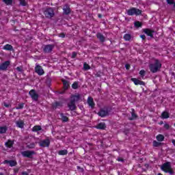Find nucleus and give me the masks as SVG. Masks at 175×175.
Returning <instances> with one entry per match:
<instances>
[{
	"mask_svg": "<svg viewBox=\"0 0 175 175\" xmlns=\"http://www.w3.org/2000/svg\"><path fill=\"white\" fill-rule=\"evenodd\" d=\"M98 18H102V14H98Z\"/></svg>",
	"mask_w": 175,
	"mask_h": 175,
	"instance_id": "54",
	"label": "nucleus"
},
{
	"mask_svg": "<svg viewBox=\"0 0 175 175\" xmlns=\"http://www.w3.org/2000/svg\"><path fill=\"white\" fill-rule=\"evenodd\" d=\"M44 14L46 18H51L52 17H54L55 13H54V9L52 8H47L44 11Z\"/></svg>",
	"mask_w": 175,
	"mask_h": 175,
	"instance_id": "4",
	"label": "nucleus"
},
{
	"mask_svg": "<svg viewBox=\"0 0 175 175\" xmlns=\"http://www.w3.org/2000/svg\"><path fill=\"white\" fill-rule=\"evenodd\" d=\"M172 144H174V146H175V139H172Z\"/></svg>",
	"mask_w": 175,
	"mask_h": 175,
	"instance_id": "55",
	"label": "nucleus"
},
{
	"mask_svg": "<svg viewBox=\"0 0 175 175\" xmlns=\"http://www.w3.org/2000/svg\"><path fill=\"white\" fill-rule=\"evenodd\" d=\"M60 117L62 122H68L69 121V118L64 115V113H60Z\"/></svg>",
	"mask_w": 175,
	"mask_h": 175,
	"instance_id": "24",
	"label": "nucleus"
},
{
	"mask_svg": "<svg viewBox=\"0 0 175 175\" xmlns=\"http://www.w3.org/2000/svg\"><path fill=\"white\" fill-rule=\"evenodd\" d=\"M68 107L71 111L76 110V103H74L73 100H70V103H68Z\"/></svg>",
	"mask_w": 175,
	"mask_h": 175,
	"instance_id": "12",
	"label": "nucleus"
},
{
	"mask_svg": "<svg viewBox=\"0 0 175 175\" xmlns=\"http://www.w3.org/2000/svg\"><path fill=\"white\" fill-rule=\"evenodd\" d=\"M134 25L136 28H140L142 27L143 23H142V22L139 21H135Z\"/></svg>",
	"mask_w": 175,
	"mask_h": 175,
	"instance_id": "30",
	"label": "nucleus"
},
{
	"mask_svg": "<svg viewBox=\"0 0 175 175\" xmlns=\"http://www.w3.org/2000/svg\"><path fill=\"white\" fill-rule=\"evenodd\" d=\"M14 144V141H12L11 139H8L7 142L5 143V146L7 147V148H12Z\"/></svg>",
	"mask_w": 175,
	"mask_h": 175,
	"instance_id": "17",
	"label": "nucleus"
},
{
	"mask_svg": "<svg viewBox=\"0 0 175 175\" xmlns=\"http://www.w3.org/2000/svg\"><path fill=\"white\" fill-rule=\"evenodd\" d=\"M27 148H29V149L35 148V143H31L27 145Z\"/></svg>",
	"mask_w": 175,
	"mask_h": 175,
	"instance_id": "41",
	"label": "nucleus"
},
{
	"mask_svg": "<svg viewBox=\"0 0 175 175\" xmlns=\"http://www.w3.org/2000/svg\"><path fill=\"white\" fill-rule=\"evenodd\" d=\"M0 175H3V173H0Z\"/></svg>",
	"mask_w": 175,
	"mask_h": 175,
	"instance_id": "57",
	"label": "nucleus"
},
{
	"mask_svg": "<svg viewBox=\"0 0 175 175\" xmlns=\"http://www.w3.org/2000/svg\"><path fill=\"white\" fill-rule=\"evenodd\" d=\"M164 128H165V129L168 130V129H170V126L168 124H164Z\"/></svg>",
	"mask_w": 175,
	"mask_h": 175,
	"instance_id": "45",
	"label": "nucleus"
},
{
	"mask_svg": "<svg viewBox=\"0 0 175 175\" xmlns=\"http://www.w3.org/2000/svg\"><path fill=\"white\" fill-rule=\"evenodd\" d=\"M31 98L35 101V102H38V99H39V94L38 93H36V90H31L29 91V92Z\"/></svg>",
	"mask_w": 175,
	"mask_h": 175,
	"instance_id": "7",
	"label": "nucleus"
},
{
	"mask_svg": "<svg viewBox=\"0 0 175 175\" xmlns=\"http://www.w3.org/2000/svg\"><path fill=\"white\" fill-rule=\"evenodd\" d=\"M142 10L135 8H132L127 10V14L129 16H140V14H142Z\"/></svg>",
	"mask_w": 175,
	"mask_h": 175,
	"instance_id": "3",
	"label": "nucleus"
},
{
	"mask_svg": "<svg viewBox=\"0 0 175 175\" xmlns=\"http://www.w3.org/2000/svg\"><path fill=\"white\" fill-rule=\"evenodd\" d=\"M161 124H163V122H161Z\"/></svg>",
	"mask_w": 175,
	"mask_h": 175,
	"instance_id": "58",
	"label": "nucleus"
},
{
	"mask_svg": "<svg viewBox=\"0 0 175 175\" xmlns=\"http://www.w3.org/2000/svg\"><path fill=\"white\" fill-rule=\"evenodd\" d=\"M98 116L100 117H106V116H109V110L107 109H101L100 111L98 112Z\"/></svg>",
	"mask_w": 175,
	"mask_h": 175,
	"instance_id": "10",
	"label": "nucleus"
},
{
	"mask_svg": "<svg viewBox=\"0 0 175 175\" xmlns=\"http://www.w3.org/2000/svg\"><path fill=\"white\" fill-rule=\"evenodd\" d=\"M144 32L148 36H150V38H154V33L155 32V31L150 29H144Z\"/></svg>",
	"mask_w": 175,
	"mask_h": 175,
	"instance_id": "11",
	"label": "nucleus"
},
{
	"mask_svg": "<svg viewBox=\"0 0 175 175\" xmlns=\"http://www.w3.org/2000/svg\"><path fill=\"white\" fill-rule=\"evenodd\" d=\"M62 81L63 83L64 90H68L69 88V82L65 79H62Z\"/></svg>",
	"mask_w": 175,
	"mask_h": 175,
	"instance_id": "26",
	"label": "nucleus"
},
{
	"mask_svg": "<svg viewBox=\"0 0 175 175\" xmlns=\"http://www.w3.org/2000/svg\"><path fill=\"white\" fill-rule=\"evenodd\" d=\"M60 94H63V92H61Z\"/></svg>",
	"mask_w": 175,
	"mask_h": 175,
	"instance_id": "59",
	"label": "nucleus"
},
{
	"mask_svg": "<svg viewBox=\"0 0 175 175\" xmlns=\"http://www.w3.org/2000/svg\"><path fill=\"white\" fill-rule=\"evenodd\" d=\"M8 131V127L5 126H0V134H3Z\"/></svg>",
	"mask_w": 175,
	"mask_h": 175,
	"instance_id": "29",
	"label": "nucleus"
},
{
	"mask_svg": "<svg viewBox=\"0 0 175 175\" xmlns=\"http://www.w3.org/2000/svg\"><path fill=\"white\" fill-rule=\"evenodd\" d=\"M59 38H65L66 34L64 33H61L59 34Z\"/></svg>",
	"mask_w": 175,
	"mask_h": 175,
	"instance_id": "46",
	"label": "nucleus"
},
{
	"mask_svg": "<svg viewBox=\"0 0 175 175\" xmlns=\"http://www.w3.org/2000/svg\"><path fill=\"white\" fill-rule=\"evenodd\" d=\"M139 75H142V77L146 75V71L144 70H142L139 71Z\"/></svg>",
	"mask_w": 175,
	"mask_h": 175,
	"instance_id": "43",
	"label": "nucleus"
},
{
	"mask_svg": "<svg viewBox=\"0 0 175 175\" xmlns=\"http://www.w3.org/2000/svg\"><path fill=\"white\" fill-rule=\"evenodd\" d=\"M156 138H157V140L158 142H163V140H165V136H163V135H162V134L158 135L156 137Z\"/></svg>",
	"mask_w": 175,
	"mask_h": 175,
	"instance_id": "28",
	"label": "nucleus"
},
{
	"mask_svg": "<svg viewBox=\"0 0 175 175\" xmlns=\"http://www.w3.org/2000/svg\"><path fill=\"white\" fill-rule=\"evenodd\" d=\"M96 128L97 129L105 130V129H106V123H105V122H100V123H99L98 124H97V125L96 126Z\"/></svg>",
	"mask_w": 175,
	"mask_h": 175,
	"instance_id": "20",
	"label": "nucleus"
},
{
	"mask_svg": "<svg viewBox=\"0 0 175 175\" xmlns=\"http://www.w3.org/2000/svg\"><path fill=\"white\" fill-rule=\"evenodd\" d=\"M16 124L18 128H21V129L24 128V122H23V120L16 121Z\"/></svg>",
	"mask_w": 175,
	"mask_h": 175,
	"instance_id": "27",
	"label": "nucleus"
},
{
	"mask_svg": "<svg viewBox=\"0 0 175 175\" xmlns=\"http://www.w3.org/2000/svg\"><path fill=\"white\" fill-rule=\"evenodd\" d=\"M33 132H38V131H42V126H35L32 129Z\"/></svg>",
	"mask_w": 175,
	"mask_h": 175,
	"instance_id": "33",
	"label": "nucleus"
},
{
	"mask_svg": "<svg viewBox=\"0 0 175 175\" xmlns=\"http://www.w3.org/2000/svg\"><path fill=\"white\" fill-rule=\"evenodd\" d=\"M71 100L74 101V103H76V102H79V100H81V94H77V95H72L71 96Z\"/></svg>",
	"mask_w": 175,
	"mask_h": 175,
	"instance_id": "15",
	"label": "nucleus"
},
{
	"mask_svg": "<svg viewBox=\"0 0 175 175\" xmlns=\"http://www.w3.org/2000/svg\"><path fill=\"white\" fill-rule=\"evenodd\" d=\"M162 146V143L158 142L157 141H153V146L154 147H161Z\"/></svg>",
	"mask_w": 175,
	"mask_h": 175,
	"instance_id": "35",
	"label": "nucleus"
},
{
	"mask_svg": "<svg viewBox=\"0 0 175 175\" xmlns=\"http://www.w3.org/2000/svg\"><path fill=\"white\" fill-rule=\"evenodd\" d=\"M20 3L19 5H21V6H27V1H25V0H18Z\"/></svg>",
	"mask_w": 175,
	"mask_h": 175,
	"instance_id": "40",
	"label": "nucleus"
},
{
	"mask_svg": "<svg viewBox=\"0 0 175 175\" xmlns=\"http://www.w3.org/2000/svg\"><path fill=\"white\" fill-rule=\"evenodd\" d=\"M173 5H174V8H175V2L174 1Z\"/></svg>",
	"mask_w": 175,
	"mask_h": 175,
	"instance_id": "56",
	"label": "nucleus"
},
{
	"mask_svg": "<svg viewBox=\"0 0 175 175\" xmlns=\"http://www.w3.org/2000/svg\"><path fill=\"white\" fill-rule=\"evenodd\" d=\"M96 36H97V38L100 40V42H101V43H103L105 42V40H106L105 38V36H103L100 33H97Z\"/></svg>",
	"mask_w": 175,
	"mask_h": 175,
	"instance_id": "21",
	"label": "nucleus"
},
{
	"mask_svg": "<svg viewBox=\"0 0 175 175\" xmlns=\"http://www.w3.org/2000/svg\"><path fill=\"white\" fill-rule=\"evenodd\" d=\"M83 69H84V70H88L91 69V67L87 63H84Z\"/></svg>",
	"mask_w": 175,
	"mask_h": 175,
	"instance_id": "38",
	"label": "nucleus"
},
{
	"mask_svg": "<svg viewBox=\"0 0 175 175\" xmlns=\"http://www.w3.org/2000/svg\"><path fill=\"white\" fill-rule=\"evenodd\" d=\"M55 47V45L54 44H47L44 45L43 47V51L44 53H46V54H50L54 50V48Z\"/></svg>",
	"mask_w": 175,
	"mask_h": 175,
	"instance_id": "6",
	"label": "nucleus"
},
{
	"mask_svg": "<svg viewBox=\"0 0 175 175\" xmlns=\"http://www.w3.org/2000/svg\"><path fill=\"white\" fill-rule=\"evenodd\" d=\"M161 170L163 172H165V173H169L170 175L174 174V171H173V168H172V163L167 161L164 163L161 167Z\"/></svg>",
	"mask_w": 175,
	"mask_h": 175,
	"instance_id": "1",
	"label": "nucleus"
},
{
	"mask_svg": "<svg viewBox=\"0 0 175 175\" xmlns=\"http://www.w3.org/2000/svg\"><path fill=\"white\" fill-rule=\"evenodd\" d=\"M63 10H64V14H66V16L70 14V8H69V6L68 5L64 6L63 8Z\"/></svg>",
	"mask_w": 175,
	"mask_h": 175,
	"instance_id": "22",
	"label": "nucleus"
},
{
	"mask_svg": "<svg viewBox=\"0 0 175 175\" xmlns=\"http://www.w3.org/2000/svg\"><path fill=\"white\" fill-rule=\"evenodd\" d=\"M3 2L5 3V5H12L13 0H3Z\"/></svg>",
	"mask_w": 175,
	"mask_h": 175,
	"instance_id": "39",
	"label": "nucleus"
},
{
	"mask_svg": "<svg viewBox=\"0 0 175 175\" xmlns=\"http://www.w3.org/2000/svg\"><path fill=\"white\" fill-rule=\"evenodd\" d=\"M16 109L17 110H20L21 109H24V103H21L20 104H18L17 106L16 107Z\"/></svg>",
	"mask_w": 175,
	"mask_h": 175,
	"instance_id": "34",
	"label": "nucleus"
},
{
	"mask_svg": "<svg viewBox=\"0 0 175 175\" xmlns=\"http://www.w3.org/2000/svg\"><path fill=\"white\" fill-rule=\"evenodd\" d=\"M9 65H10V61H6V62H3V64H1L0 65V70H6V69H8V66H9Z\"/></svg>",
	"mask_w": 175,
	"mask_h": 175,
	"instance_id": "14",
	"label": "nucleus"
},
{
	"mask_svg": "<svg viewBox=\"0 0 175 175\" xmlns=\"http://www.w3.org/2000/svg\"><path fill=\"white\" fill-rule=\"evenodd\" d=\"M22 175H28V172H22Z\"/></svg>",
	"mask_w": 175,
	"mask_h": 175,
	"instance_id": "53",
	"label": "nucleus"
},
{
	"mask_svg": "<svg viewBox=\"0 0 175 175\" xmlns=\"http://www.w3.org/2000/svg\"><path fill=\"white\" fill-rule=\"evenodd\" d=\"M170 116H169V113H167V111H163L161 113V118H169Z\"/></svg>",
	"mask_w": 175,
	"mask_h": 175,
	"instance_id": "32",
	"label": "nucleus"
},
{
	"mask_svg": "<svg viewBox=\"0 0 175 175\" xmlns=\"http://www.w3.org/2000/svg\"><path fill=\"white\" fill-rule=\"evenodd\" d=\"M16 70H18V72H23V69H21V67H17Z\"/></svg>",
	"mask_w": 175,
	"mask_h": 175,
	"instance_id": "51",
	"label": "nucleus"
},
{
	"mask_svg": "<svg viewBox=\"0 0 175 175\" xmlns=\"http://www.w3.org/2000/svg\"><path fill=\"white\" fill-rule=\"evenodd\" d=\"M137 118V116L135 113V109H131V117L129 118L130 121H133V120H136Z\"/></svg>",
	"mask_w": 175,
	"mask_h": 175,
	"instance_id": "23",
	"label": "nucleus"
},
{
	"mask_svg": "<svg viewBox=\"0 0 175 175\" xmlns=\"http://www.w3.org/2000/svg\"><path fill=\"white\" fill-rule=\"evenodd\" d=\"M125 68H126V69L127 70H129V69L131 68V65H129V64H126V65H125Z\"/></svg>",
	"mask_w": 175,
	"mask_h": 175,
	"instance_id": "48",
	"label": "nucleus"
},
{
	"mask_svg": "<svg viewBox=\"0 0 175 175\" xmlns=\"http://www.w3.org/2000/svg\"><path fill=\"white\" fill-rule=\"evenodd\" d=\"M131 81L134 82L135 85H145V83L143 81H140L136 78H131Z\"/></svg>",
	"mask_w": 175,
	"mask_h": 175,
	"instance_id": "13",
	"label": "nucleus"
},
{
	"mask_svg": "<svg viewBox=\"0 0 175 175\" xmlns=\"http://www.w3.org/2000/svg\"><path fill=\"white\" fill-rule=\"evenodd\" d=\"M3 106H5V107H10V105L6 103H3Z\"/></svg>",
	"mask_w": 175,
	"mask_h": 175,
	"instance_id": "52",
	"label": "nucleus"
},
{
	"mask_svg": "<svg viewBox=\"0 0 175 175\" xmlns=\"http://www.w3.org/2000/svg\"><path fill=\"white\" fill-rule=\"evenodd\" d=\"M124 133L125 135H128V133H129V129H125Z\"/></svg>",
	"mask_w": 175,
	"mask_h": 175,
	"instance_id": "50",
	"label": "nucleus"
},
{
	"mask_svg": "<svg viewBox=\"0 0 175 175\" xmlns=\"http://www.w3.org/2000/svg\"><path fill=\"white\" fill-rule=\"evenodd\" d=\"M21 155L25 158H33V155H36V152L33 150H25L21 152Z\"/></svg>",
	"mask_w": 175,
	"mask_h": 175,
	"instance_id": "5",
	"label": "nucleus"
},
{
	"mask_svg": "<svg viewBox=\"0 0 175 175\" xmlns=\"http://www.w3.org/2000/svg\"><path fill=\"white\" fill-rule=\"evenodd\" d=\"M4 163H9L10 166H11L12 167H13V166H16V165H17V162L16 161L14 160H5Z\"/></svg>",
	"mask_w": 175,
	"mask_h": 175,
	"instance_id": "18",
	"label": "nucleus"
},
{
	"mask_svg": "<svg viewBox=\"0 0 175 175\" xmlns=\"http://www.w3.org/2000/svg\"><path fill=\"white\" fill-rule=\"evenodd\" d=\"M118 161L119 162H124V159H122V158H121V157H118Z\"/></svg>",
	"mask_w": 175,
	"mask_h": 175,
	"instance_id": "49",
	"label": "nucleus"
},
{
	"mask_svg": "<svg viewBox=\"0 0 175 175\" xmlns=\"http://www.w3.org/2000/svg\"><path fill=\"white\" fill-rule=\"evenodd\" d=\"M39 145L40 147H49L50 146V139H43L40 141L39 142Z\"/></svg>",
	"mask_w": 175,
	"mask_h": 175,
	"instance_id": "9",
	"label": "nucleus"
},
{
	"mask_svg": "<svg viewBox=\"0 0 175 175\" xmlns=\"http://www.w3.org/2000/svg\"><path fill=\"white\" fill-rule=\"evenodd\" d=\"M58 107H62V103L56 101L52 103V109L55 110V109H58Z\"/></svg>",
	"mask_w": 175,
	"mask_h": 175,
	"instance_id": "16",
	"label": "nucleus"
},
{
	"mask_svg": "<svg viewBox=\"0 0 175 175\" xmlns=\"http://www.w3.org/2000/svg\"><path fill=\"white\" fill-rule=\"evenodd\" d=\"M72 88H73V90H77L79 88V83L74 82V83L72 85Z\"/></svg>",
	"mask_w": 175,
	"mask_h": 175,
	"instance_id": "37",
	"label": "nucleus"
},
{
	"mask_svg": "<svg viewBox=\"0 0 175 175\" xmlns=\"http://www.w3.org/2000/svg\"><path fill=\"white\" fill-rule=\"evenodd\" d=\"M140 38H142V40H146V35H141Z\"/></svg>",
	"mask_w": 175,
	"mask_h": 175,
	"instance_id": "47",
	"label": "nucleus"
},
{
	"mask_svg": "<svg viewBox=\"0 0 175 175\" xmlns=\"http://www.w3.org/2000/svg\"><path fill=\"white\" fill-rule=\"evenodd\" d=\"M162 67V64L161 62H159V60L156 59L154 62V64H152L149 66V68L150 69V72L152 73H157L159 69Z\"/></svg>",
	"mask_w": 175,
	"mask_h": 175,
	"instance_id": "2",
	"label": "nucleus"
},
{
	"mask_svg": "<svg viewBox=\"0 0 175 175\" xmlns=\"http://www.w3.org/2000/svg\"><path fill=\"white\" fill-rule=\"evenodd\" d=\"M88 104L89 105V106H90V107L94 108L95 106V103H94V98H92V97H88Z\"/></svg>",
	"mask_w": 175,
	"mask_h": 175,
	"instance_id": "19",
	"label": "nucleus"
},
{
	"mask_svg": "<svg viewBox=\"0 0 175 175\" xmlns=\"http://www.w3.org/2000/svg\"><path fill=\"white\" fill-rule=\"evenodd\" d=\"M77 56V53H76V52H72L71 58H76Z\"/></svg>",
	"mask_w": 175,
	"mask_h": 175,
	"instance_id": "44",
	"label": "nucleus"
},
{
	"mask_svg": "<svg viewBox=\"0 0 175 175\" xmlns=\"http://www.w3.org/2000/svg\"><path fill=\"white\" fill-rule=\"evenodd\" d=\"M132 36H131V34H125L123 37V38L124 39V40L126 41H129L131 40Z\"/></svg>",
	"mask_w": 175,
	"mask_h": 175,
	"instance_id": "31",
	"label": "nucleus"
},
{
	"mask_svg": "<svg viewBox=\"0 0 175 175\" xmlns=\"http://www.w3.org/2000/svg\"><path fill=\"white\" fill-rule=\"evenodd\" d=\"M166 1L168 5H173V3H174V0H166Z\"/></svg>",
	"mask_w": 175,
	"mask_h": 175,
	"instance_id": "42",
	"label": "nucleus"
},
{
	"mask_svg": "<svg viewBox=\"0 0 175 175\" xmlns=\"http://www.w3.org/2000/svg\"><path fill=\"white\" fill-rule=\"evenodd\" d=\"M3 50H6L7 51H12L13 50V46L11 44H7L3 47Z\"/></svg>",
	"mask_w": 175,
	"mask_h": 175,
	"instance_id": "25",
	"label": "nucleus"
},
{
	"mask_svg": "<svg viewBox=\"0 0 175 175\" xmlns=\"http://www.w3.org/2000/svg\"><path fill=\"white\" fill-rule=\"evenodd\" d=\"M35 72L38 75V76H43L44 75V70H43V68L39 64H36L35 67Z\"/></svg>",
	"mask_w": 175,
	"mask_h": 175,
	"instance_id": "8",
	"label": "nucleus"
},
{
	"mask_svg": "<svg viewBox=\"0 0 175 175\" xmlns=\"http://www.w3.org/2000/svg\"><path fill=\"white\" fill-rule=\"evenodd\" d=\"M59 155H66L68 154V150H59L58 152Z\"/></svg>",
	"mask_w": 175,
	"mask_h": 175,
	"instance_id": "36",
	"label": "nucleus"
}]
</instances>
